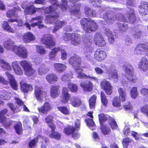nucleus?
Masks as SVG:
<instances>
[{
  "instance_id": "393cba45",
  "label": "nucleus",
  "mask_w": 148,
  "mask_h": 148,
  "mask_svg": "<svg viewBox=\"0 0 148 148\" xmlns=\"http://www.w3.org/2000/svg\"><path fill=\"white\" fill-rule=\"evenodd\" d=\"M104 33L108 37L109 42L110 44L113 43L114 42V36L112 31L107 27H104L103 29Z\"/></svg>"
},
{
  "instance_id": "72a5a7b5",
  "label": "nucleus",
  "mask_w": 148,
  "mask_h": 148,
  "mask_svg": "<svg viewBox=\"0 0 148 148\" xmlns=\"http://www.w3.org/2000/svg\"><path fill=\"white\" fill-rule=\"evenodd\" d=\"M54 66L55 70L60 73L65 70L67 67L65 64L58 63L54 64Z\"/></svg>"
},
{
  "instance_id": "7ed1b4c3",
  "label": "nucleus",
  "mask_w": 148,
  "mask_h": 148,
  "mask_svg": "<svg viewBox=\"0 0 148 148\" xmlns=\"http://www.w3.org/2000/svg\"><path fill=\"white\" fill-rule=\"evenodd\" d=\"M69 63L76 71L77 73V77L79 79H90L96 82L97 79L95 77L87 76L82 73V68L79 65L81 63V59L79 56L74 55L71 57L69 59Z\"/></svg>"
},
{
  "instance_id": "1a4fd4ad",
  "label": "nucleus",
  "mask_w": 148,
  "mask_h": 148,
  "mask_svg": "<svg viewBox=\"0 0 148 148\" xmlns=\"http://www.w3.org/2000/svg\"><path fill=\"white\" fill-rule=\"evenodd\" d=\"M20 64L24 69L25 73L27 76H29L35 72V71L32 68V64L30 62L22 60L20 62Z\"/></svg>"
},
{
  "instance_id": "13d9d810",
  "label": "nucleus",
  "mask_w": 148,
  "mask_h": 148,
  "mask_svg": "<svg viewBox=\"0 0 148 148\" xmlns=\"http://www.w3.org/2000/svg\"><path fill=\"white\" fill-rule=\"evenodd\" d=\"M99 120L101 125L107 119V116L103 113L100 114L99 115Z\"/></svg>"
},
{
  "instance_id": "a211bd4d",
  "label": "nucleus",
  "mask_w": 148,
  "mask_h": 148,
  "mask_svg": "<svg viewBox=\"0 0 148 148\" xmlns=\"http://www.w3.org/2000/svg\"><path fill=\"white\" fill-rule=\"evenodd\" d=\"M139 11L140 14L142 16L148 14V3L145 1L141 2L139 7Z\"/></svg>"
},
{
  "instance_id": "5701e85b",
  "label": "nucleus",
  "mask_w": 148,
  "mask_h": 148,
  "mask_svg": "<svg viewBox=\"0 0 148 148\" xmlns=\"http://www.w3.org/2000/svg\"><path fill=\"white\" fill-rule=\"evenodd\" d=\"M69 90L67 88L64 87L63 88L62 92V98L61 100L63 103H66L69 100L70 97V95L68 93Z\"/></svg>"
},
{
  "instance_id": "4d7b16f0",
  "label": "nucleus",
  "mask_w": 148,
  "mask_h": 148,
  "mask_svg": "<svg viewBox=\"0 0 148 148\" xmlns=\"http://www.w3.org/2000/svg\"><path fill=\"white\" fill-rule=\"evenodd\" d=\"M72 77V74H65L62 77L61 79L63 82L69 81Z\"/></svg>"
},
{
  "instance_id": "c03bdc74",
  "label": "nucleus",
  "mask_w": 148,
  "mask_h": 148,
  "mask_svg": "<svg viewBox=\"0 0 148 148\" xmlns=\"http://www.w3.org/2000/svg\"><path fill=\"white\" fill-rule=\"evenodd\" d=\"M118 90L119 95L121 97L122 101H124L125 100V98L126 97L125 90L119 88H118Z\"/></svg>"
},
{
  "instance_id": "b1692460",
  "label": "nucleus",
  "mask_w": 148,
  "mask_h": 148,
  "mask_svg": "<svg viewBox=\"0 0 148 148\" xmlns=\"http://www.w3.org/2000/svg\"><path fill=\"white\" fill-rule=\"evenodd\" d=\"M81 86L83 88L84 90L85 91H91L92 88V83L90 81H87L85 82L80 84Z\"/></svg>"
},
{
  "instance_id": "f3484780",
  "label": "nucleus",
  "mask_w": 148,
  "mask_h": 148,
  "mask_svg": "<svg viewBox=\"0 0 148 148\" xmlns=\"http://www.w3.org/2000/svg\"><path fill=\"white\" fill-rule=\"evenodd\" d=\"M106 56V53L104 51L98 49L95 52L94 58L95 60L100 62L104 60Z\"/></svg>"
},
{
  "instance_id": "423d86ee",
  "label": "nucleus",
  "mask_w": 148,
  "mask_h": 148,
  "mask_svg": "<svg viewBox=\"0 0 148 148\" xmlns=\"http://www.w3.org/2000/svg\"><path fill=\"white\" fill-rule=\"evenodd\" d=\"M100 66L102 68H106V73L108 74V77L109 79H112L115 82L118 81V78L115 66L112 64L109 66H106L104 64H101Z\"/></svg>"
},
{
  "instance_id": "7c9ffc66",
  "label": "nucleus",
  "mask_w": 148,
  "mask_h": 148,
  "mask_svg": "<svg viewBox=\"0 0 148 148\" xmlns=\"http://www.w3.org/2000/svg\"><path fill=\"white\" fill-rule=\"evenodd\" d=\"M39 9V8H35L33 5H32L27 7L25 9L24 12L26 14H33Z\"/></svg>"
},
{
  "instance_id": "20e7f679",
  "label": "nucleus",
  "mask_w": 148,
  "mask_h": 148,
  "mask_svg": "<svg viewBox=\"0 0 148 148\" xmlns=\"http://www.w3.org/2000/svg\"><path fill=\"white\" fill-rule=\"evenodd\" d=\"M82 38L85 46L84 52L85 53V56L90 60L92 59L90 54L94 50L92 46V37L90 35L87 36L84 35L82 36Z\"/></svg>"
},
{
  "instance_id": "4c0bfd02",
  "label": "nucleus",
  "mask_w": 148,
  "mask_h": 148,
  "mask_svg": "<svg viewBox=\"0 0 148 148\" xmlns=\"http://www.w3.org/2000/svg\"><path fill=\"white\" fill-rule=\"evenodd\" d=\"M16 102L19 107L23 108L24 111L26 112H29V111L27 107L24 105V103L18 98H15Z\"/></svg>"
},
{
  "instance_id": "aec40b11",
  "label": "nucleus",
  "mask_w": 148,
  "mask_h": 148,
  "mask_svg": "<svg viewBox=\"0 0 148 148\" xmlns=\"http://www.w3.org/2000/svg\"><path fill=\"white\" fill-rule=\"evenodd\" d=\"M15 42L11 40H8L3 43L5 48L8 50L14 51L16 46L14 45Z\"/></svg>"
},
{
  "instance_id": "f704fd0d",
  "label": "nucleus",
  "mask_w": 148,
  "mask_h": 148,
  "mask_svg": "<svg viewBox=\"0 0 148 148\" xmlns=\"http://www.w3.org/2000/svg\"><path fill=\"white\" fill-rule=\"evenodd\" d=\"M46 78L49 83H54L57 81L58 77L55 74L49 73L47 75Z\"/></svg>"
},
{
  "instance_id": "0e129e2a",
  "label": "nucleus",
  "mask_w": 148,
  "mask_h": 148,
  "mask_svg": "<svg viewBox=\"0 0 148 148\" xmlns=\"http://www.w3.org/2000/svg\"><path fill=\"white\" fill-rule=\"evenodd\" d=\"M104 39L102 35H101L100 33H97L95 35L94 39V41L95 42V43L96 42L100 40L103 39Z\"/></svg>"
},
{
  "instance_id": "cd10ccee",
  "label": "nucleus",
  "mask_w": 148,
  "mask_h": 148,
  "mask_svg": "<svg viewBox=\"0 0 148 148\" xmlns=\"http://www.w3.org/2000/svg\"><path fill=\"white\" fill-rule=\"evenodd\" d=\"M84 12L87 16L96 17L99 16V14L96 13L95 10H93L88 6H86L84 8Z\"/></svg>"
},
{
  "instance_id": "de8ad7c7",
  "label": "nucleus",
  "mask_w": 148,
  "mask_h": 148,
  "mask_svg": "<svg viewBox=\"0 0 148 148\" xmlns=\"http://www.w3.org/2000/svg\"><path fill=\"white\" fill-rule=\"evenodd\" d=\"M96 97L95 95L91 97L89 101L90 108L93 109L95 108Z\"/></svg>"
},
{
  "instance_id": "c85d7f7f",
  "label": "nucleus",
  "mask_w": 148,
  "mask_h": 148,
  "mask_svg": "<svg viewBox=\"0 0 148 148\" xmlns=\"http://www.w3.org/2000/svg\"><path fill=\"white\" fill-rule=\"evenodd\" d=\"M70 103L75 107H77L81 105V101L80 99L76 96H73L70 100Z\"/></svg>"
},
{
  "instance_id": "8fccbe9b",
  "label": "nucleus",
  "mask_w": 148,
  "mask_h": 148,
  "mask_svg": "<svg viewBox=\"0 0 148 148\" xmlns=\"http://www.w3.org/2000/svg\"><path fill=\"white\" fill-rule=\"evenodd\" d=\"M36 51L38 53L41 55L45 54L46 52L45 48L42 46H37Z\"/></svg>"
},
{
  "instance_id": "3c124183",
  "label": "nucleus",
  "mask_w": 148,
  "mask_h": 148,
  "mask_svg": "<svg viewBox=\"0 0 148 148\" xmlns=\"http://www.w3.org/2000/svg\"><path fill=\"white\" fill-rule=\"evenodd\" d=\"M68 87L70 91L73 92H76L78 90L77 86L74 84L71 83H68Z\"/></svg>"
},
{
  "instance_id": "f8f14e48",
  "label": "nucleus",
  "mask_w": 148,
  "mask_h": 148,
  "mask_svg": "<svg viewBox=\"0 0 148 148\" xmlns=\"http://www.w3.org/2000/svg\"><path fill=\"white\" fill-rule=\"evenodd\" d=\"M36 63H39V67L37 69V72L39 75H42L47 73L49 69L45 66L42 62H41V59L40 58L36 59L34 60Z\"/></svg>"
},
{
  "instance_id": "2eb2a0df",
  "label": "nucleus",
  "mask_w": 148,
  "mask_h": 148,
  "mask_svg": "<svg viewBox=\"0 0 148 148\" xmlns=\"http://www.w3.org/2000/svg\"><path fill=\"white\" fill-rule=\"evenodd\" d=\"M34 93L36 97L39 101H42L43 98L45 96V92L38 86H36Z\"/></svg>"
},
{
  "instance_id": "69168bd1",
  "label": "nucleus",
  "mask_w": 148,
  "mask_h": 148,
  "mask_svg": "<svg viewBox=\"0 0 148 148\" xmlns=\"http://www.w3.org/2000/svg\"><path fill=\"white\" fill-rule=\"evenodd\" d=\"M89 2L90 4L95 7H98L101 1V0H90Z\"/></svg>"
},
{
  "instance_id": "c9c22d12",
  "label": "nucleus",
  "mask_w": 148,
  "mask_h": 148,
  "mask_svg": "<svg viewBox=\"0 0 148 148\" xmlns=\"http://www.w3.org/2000/svg\"><path fill=\"white\" fill-rule=\"evenodd\" d=\"M60 50V47L55 48L53 49L49 54V59L51 60H55V57Z\"/></svg>"
},
{
  "instance_id": "774afa93",
  "label": "nucleus",
  "mask_w": 148,
  "mask_h": 148,
  "mask_svg": "<svg viewBox=\"0 0 148 148\" xmlns=\"http://www.w3.org/2000/svg\"><path fill=\"white\" fill-rule=\"evenodd\" d=\"M14 128L17 134H20L21 133L22 130V125L21 124H16L14 126Z\"/></svg>"
},
{
  "instance_id": "39448f33",
  "label": "nucleus",
  "mask_w": 148,
  "mask_h": 148,
  "mask_svg": "<svg viewBox=\"0 0 148 148\" xmlns=\"http://www.w3.org/2000/svg\"><path fill=\"white\" fill-rule=\"evenodd\" d=\"M80 21L82 28L87 32H94L98 28L96 22L90 18H83Z\"/></svg>"
},
{
  "instance_id": "603ef678",
  "label": "nucleus",
  "mask_w": 148,
  "mask_h": 148,
  "mask_svg": "<svg viewBox=\"0 0 148 148\" xmlns=\"http://www.w3.org/2000/svg\"><path fill=\"white\" fill-rule=\"evenodd\" d=\"M121 100L119 97H114L112 101V105L115 107H119L120 106Z\"/></svg>"
},
{
  "instance_id": "6e6552de",
  "label": "nucleus",
  "mask_w": 148,
  "mask_h": 148,
  "mask_svg": "<svg viewBox=\"0 0 148 148\" xmlns=\"http://www.w3.org/2000/svg\"><path fill=\"white\" fill-rule=\"evenodd\" d=\"M5 73L7 76L10 82L7 81L2 77L0 76V83L5 85H7L10 83V85L12 88L14 90H16L18 89L17 84L13 76L8 72H6Z\"/></svg>"
},
{
  "instance_id": "dca6fc26",
  "label": "nucleus",
  "mask_w": 148,
  "mask_h": 148,
  "mask_svg": "<svg viewBox=\"0 0 148 148\" xmlns=\"http://www.w3.org/2000/svg\"><path fill=\"white\" fill-rule=\"evenodd\" d=\"M8 112L7 109H5L0 112V122L3 123L4 125L9 126L11 122L8 119H6L5 115Z\"/></svg>"
},
{
  "instance_id": "864d4df0",
  "label": "nucleus",
  "mask_w": 148,
  "mask_h": 148,
  "mask_svg": "<svg viewBox=\"0 0 148 148\" xmlns=\"http://www.w3.org/2000/svg\"><path fill=\"white\" fill-rule=\"evenodd\" d=\"M131 96L132 98L135 99L138 96L137 88L133 87L130 90Z\"/></svg>"
},
{
  "instance_id": "338daca9",
  "label": "nucleus",
  "mask_w": 148,
  "mask_h": 148,
  "mask_svg": "<svg viewBox=\"0 0 148 148\" xmlns=\"http://www.w3.org/2000/svg\"><path fill=\"white\" fill-rule=\"evenodd\" d=\"M8 106L10 108L11 110H12L14 112H17L19 110V109L16 106V107L13 105L12 103H8L7 104Z\"/></svg>"
},
{
  "instance_id": "79ce46f5",
  "label": "nucleus",
  "mask_w": 148,
  "mask_h": 148,
  "mask_svg": "<svg viewBox=\"0 0 148 148\" xmlns=\"http://www.w3.org/2000/svg\"><path fill=\"white\" fill-rule=\"evenodd\" d=\"M17 10L16 8L10 10L7 12L6 13L7 16L8 17H10L12 16L17 17L18 16Z\"/></svg>"
},
{
  "instance_id": "58836bf2",
  "label": "nucleus",
  "mask_w": 148,
  "mask_h": 148,
  "mask_svg": "<svg viewBox=\"0 0 148 148\" xmlns=\"http://www.w3.org/2000/svg\"><path fill=\"white\" fill-rule=\"evenodd\" d=\"M0 65L3 69L10 70L11 69L10 65L9 63H7L4 60L0 58Z\"/></svg>"
},
{
  "instance_id": "ea45409f",
  "label": "nucleus",
  "mask_w": 148,
  "mask_h": 148,
  "mask_svg": "<svg viewBox=\"0 0 148 148\" xmlns=\"http://www.w3.org/2000/svg\"><path fill=\"white\" fill-rule=\"evenodd\" d=\"M140 27L141 26L139 25L137 27H135L133 29V35L135 38H138L141 35L142 32L139 29Z\"/></svg>"
},
{
  "instance_id": "473e14b6",
  "label": "nucleus",
  "mask_w": 148,
  "mask_h": 148,
  "mask_svg": "<svg viewBox=\"0 0 148 148\" xmlns=\"http://www.w3.org/2000/svg\"><path fill=\"white\" fill-rule=\"evenodd\" d=\"M34 39V36L30 32L25 34L23 36V41L25 43L29 42L30 41L33 40Z\"/></svg>"
},
{
  "instance_id": "9b49d317",
  "label": "nucleus",
  "mask_w": 148,
  "mask_h": 148,
  "mask_svg": "<svg viewBox=\"0 0 148 148\" xmlns=\"http://www.w3.org/2000/svg\"><path fill=\"white\" fill-rule=\"evenodd\" d=\"M53 37L50 34H46L43 36L41 42L46 45L47 48H50L51 46H54L55 43L53 40Z\"/></svg>"
},
{
  "instance_id": "37998d69",
  "label": "nucleus",
  "mask_w": 148,
  "mask_h": 148,
  "mask_svg": "<svg viewBox=\"0 0 148 148\" xmlns=\"http://www.w3.org/2000/svg\"><path fill=\"white\" fill-rule=\"evenodd\" d=\"M65 24V23L63 21H57L55 23V26L53 30V32L55 33L59 29L61 28Z\"/></svg>"
},
{
  "instance_id": "a19ab883",
  "label": "nucleus",
  "mask_w": 148,
  "mask_h": 148,
  "mask_svg": "<svg viewBox=\"0 0 148 148\" xmlns=\"http://www.w3.org/2000/svg\"><path fill=\"white\" fill-rule=\"evenodd\" d=\"M2 27L4 29L9 32L12 33L15 32L14 30L10 27L8 22L6 21H3Z\"/></svg>"
},
{
  "instance_id": "a18cd8bd",
  "label": "nucleus",
  "mask_w": 148,
  "mask_h": 148,
  "mask_svg": "<svg viewBox=\"0 0 148 148\" xmlns=\"http://www.w3.org/2000/svg\"><path fill=\"white\" fill-rule=\"evenodd\" d=\"M85 121L87 125L91 130H93L95 129V125L92 119H87L85 120Z\"/></svg>"
},
{
  "instance_id": "4468645a",
  "label": "nucleus",
  "mask_w": 148,
  "mask_h": 148,
  "mask_svg": "<svg viewBox=\"0 0 148 148\" xmlns=\"http://www.w3.org/2000/svg\"><path fill=\"white\" fill-rule=\"evenodd\" d=\"M101 86L108 95H110L112 93V86L110 82L104 79L101 83Z\"/></svg>"
},
{
  "instance_id": "6e6d98bb",
  "label": "nucleus",
  "mask_w": 148,
  "mask_h": 148,
  "mask_svg": "<svg viewBox=\"0 0 148 148\" xmlns=\"http://www.w3.org/2000/svg\"><path fill=\"white\" fill-rule=\"evenodd\" d=\"M43 18L40 16H37L32 18L30 22H31L36 23L37 24L41 23L42 22Z\"/></svg>"
},
{
  "instance_id": "6ab92c4d",
  "label": "nucleus",
  "mask_w": 148,
  "mask_h": 148,
  "mask_svg": "<svg viewBox=\"0 0 148 148\" xmlns=\"http://www.w3.org/2000/svg\"><path fill=\"white\" fill-rule=\"evenodd\" d=\"M49 127L51 129V134L49 135V137L53 138L59 140L60 138L61 135L58 132L54 131L56 127V125L53 123H50L49 125Z\"/></svg>"
},
{
  "instance_id": "0eeeda50",
  "label": "nucleus",
  "mask_w": 148,
  "mask_h": 148,
  "mask_svg": "<svg viewBox=\"0 0 148 148\" xmlns=\"http://www.w3.org/2000/svg\"><path fill=\"white\" fill-rule=\"evenodd\" d=\"M123 69L127 75L126 78L132 83L136 82L137 80L134 77L133 69L131 65L126 63L123 65Z\"/></svg>"
},
{
  "instance_id": "09e8293b",
  "label": "nucleus",
  "mask_w": 148,
  "mask_h": 148,
  "mask_svg": "<svg viewBox=\"0 0 148 148\" xmlns=\"http://www.w3.org/2000/svg\"><path fill=\"white\" fill-rule=\"evenodd\" d=\"M75 131V128L72 126H70L64 128V132L67 135L72 134Z\"/></svg>"
},
{
  "instance_id": "f03ea898",
  "label": "nucleus",
  "mask_w": 148,
  "mask_h": 148,
  "mask_svg": "<svg viewBox=\"0 0 148 148\" xmlns=\"http://www.w3.org/2000/svg\"><path fill=\"white\" fill-rule=\"evenodd\" d=\"M61 3L60 5H58L53 3L52 5L45 8V12L46 13H51V15L47 16L45 19L46 22L47 23L51 24L56 21V18L58 17L59 14L57 12L56 9L60 8L62 11L66 10L68 7L67 2L66 0H61Z\"/></svg>"
},
{
  "instance_id": "c756f323",
  "label": "nucleus",
  "mask_w": 148,
  "mask_h": 148,
  "mask_svg": "<svg viewBox=\"0 0 148 148\" xmlns=\"http://www.w3.org/2000/svg\"><path fill=\"white\" fill-rule=\"evenodd\" d=\"M81 42V38L79 34L72 33V38L71 41V44L77 45L79 44Z\"/></svg>"
},
{
  "instance_id": "e433bc0d",
  "label": "nucleus",
  "mask_w": 148,
  "mask_h": 148,
  "mask_svg": "<svg viewBox=\"0 0 148 148\" xmlns=\"http://www.w3.org/2000/svg\"><path fill=\"white\" fill-rule=\"evenodd\" d=\"M11 96L10 92H6L5 90L0 91V98L1 99L8 100L10 98Z\"/></svg>"
},
{
  "instance_id": "a878e982",
  "label": "nucleus",
  "mask_w": 148,
  "mask_h": 148,
  "mask_svg": "<svg viewBox=\"0 0 148 148\" xmlns=\"http://www.w3.org/2000/svg\"><path fill=\"white\" fill-rule=\"evenodd\" d=\"M124 133L126 136L131 135L133 136L136 140L138 139V134L133 131H131L130 130V128L127 126H125L123 129Z\"/></svg>"
},
{
  "instance_id": "4be33fe9",
  "label": "nucleus",
  "mask_w": 148,
  "mask_h": 148,
  "mask_svg": "<svg viewBox=\"0 0 148 148\" xmlns=\"http://www.w3.org/2000/svg\"><path fill=\"white\" fill-rule=\"evenodd\" d=\"M138 67L144 71L148 69V60L146 57H143L141 59L138 65Z\"/></svg>"
},
{
  "instance_id": "bf43d9fd",
  "label": "nucleus",
  "mask_w": 148,
  "mask_h": 148,
  "mask_svg": "<svg viewBox=\"0 0 148 148\" xmlns=\"http://www.w3.org/2000/svg\"><path fill=\"white\" fill-rule=\"evenodd\" d=\"M132 141V139L128 138L123 139L122 142L123 147L124 148H127L129 143L131 142Z\"/></svg>"
},
{
  "instance_id": "ddd939ff",
  "label": "nucleus",
  "mask_w": 148,
  "mask_h": 148,
  "mask_svg": "<svg viewBox=\"0 0 148 148\" xmlns=\"http://www.w3.org/2000/svg\"><path fill=\"white\" fill-rule=\"evenodd\" d=\"M18 56L23 58L27 56V52L25 48L22 45L16 46L14 51Z\"/></svg>"
},
{
  "instance_id": "9d476101",
  "label": "nucleus",
  "mask_w": 148,
  "mask_h": 148,
  "mask_svg": "<svg viewBox=\"0 0 148 148\" xmlns=\"http://www.w3.org/2000/svg\"><path fill=\"white\" fill-rule=\"evenodd\" d=\"M134 53L137 54L146 55L148 56V45L140 44L138 45L134 50Z\"/></svg>"
},
{
  "instance_id": "5fc2aeb1",
  "label": "nucleus",
  "mask_w": 148,
  "mask_h": 148,
  "mask_svg": "<svg viewBox=\"0 0 148 148\" xmlns=\"http://www.w3.org/2000/svg\"><path fill=\"white\" fill-rule=\"evenodd\" d=\"M58 110L64 114L67 115L69 114V110L65 106H61L58 107Z\"/></svg>"
},
{
  "instance_id": "2f4dec72",
  "label": "nucleus",
  "mask_w": 148,
  "mask_h": 148,
  "mask_svg": "<svg viewBox=\"0 0 148 148\" xmlns=\"http://www.w3.org/2000/svg\"><path fill=\"white\" fill-rule=\"evenodd\" d=\"M21 89L24 92H27L29 91L32 90V86L30 84H27L23 81L20 82Z\"/></svg>"
},
{
  "instance_id": "680f3d73",
  "label": "nucleus",
  "mask_w": 148,
  "mask_h": 148,
  "mask_svg": "<svg viewBox=\"0 0 148 148\" xmlns=\"http://www.w3.org/2000/svg\"><path fill=\"white\" fill-rule=\"evenodd\" d=\"M101 101L103 104L106 106L108 103V101L104 93L101 92Z\"/></svg>"
},
{
  "instance_id": "052dcab7",
  "label": "nucleus",
  "mask_w": 148,
  "mask_h": 148,
  "mask_svg": "<svg viewBox=\"0 0 148 148\" xmlns=\"http://www.w3.org/2000/svg\"><path fill=\"white\" fill-rule=\"evenodd\" d=\"M110 124L112 129H116L117 127V125L114 119L112 118H110Z\"/></svg>"
},
{
  "instance_id": "412c9836",
  "label": "nucleus",
  "mask_w": 148,
  "mask_h": 148,
  "mask_svg": "<svg viewBox=\"0 0 148 148\" xmlns=\"http://www.w3.org/2000/svg\"><path fill=\"white\" fill-rule=\"evenodd\" d=\"M51 108L50 104L48 102H45L42 107L38 108V109L40 113L44 114H47Z\"/></svg>"
},
{
  "instance_id": "e2e57ef3",
  "label": "nucleus",
  "mask_w": 148,
  "mask_h": 148,
  "mask_svg": "<svg viewBox=\"0 0 148 148\" xmlns=\"http://www.w3.org/2000/svg\"><path fill=\"white\" fill-rule=\"evenodd\" d=\"M101 126V131L104 134H107L110 132V128L105 125H103L102 124Z\"/></svg>"
},
{
  "instance_id": "f257e3e1",
  "label": "nucleus",
  "mask_w": 148,
  "mask_h": 148,
  "mask_svg": "<svg viewBox=\"0 0 148 148\" xmlns=\"http://www.w3.org/2000/svg\"><path fill=\"white\" fill-rule=\"evenodd\" d=\"M128 8L129 9V11L124 15L119 14L117 15L116 16H115L110 13V12L108 11V12L105 13V14L103 16V18L105 21L103 24H105L106 23H111L116 19L121 21H124L125 23H118L117 26L120 30L123 32H125L128 28L127 23L133 24L136 20V16L134 13V10L131 8Z\"/></svg>"
},
{
  "instance_id": "49530a36",
  "label": "nucleus",
  "mask_w": 148,
  "mask_h": 148,
  "mask_svg": "<svg viewBox=\"0 0 148 148\" xmlns=\"http://www.w3.org/2000/svg\"><path fill=\"white\" fill-rule=\"evenodd\" d=\"M41 137L39 135L34 138L31 140L29 143V146L30 148L35 147L36 146V143L38 142V139Z\"/></svg>"
},
{
  "instance_id": "bb28decb",
  "label": "nucleus",
  "mask_w": 148,
  "mask_h": 148,
  "mask_svg": "<svg viewBox=\"0 0 148 148\" xmlns=\"http://www.w3.org/2000/svg\"><path fill=\"white\" fill-rule=\"evenodd\" d=\"M59 86L55 85L51 88L50 93L51 97L53 98L57 97L59 95L60 90H59Z\"/></svg>"
}]
</instances>
